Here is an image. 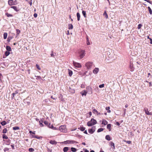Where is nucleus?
I'll use <instances>...</instances> for the list:
<instances>
[{
	"mask_svg": "<svg viewBox=\"0 0 152 152\" xmlns=\"http://www.w3.org/2000/svg\"><path fill=\"white\" fill-rule=\"evenodd\" d=\"M99 71V69L98 68H95L93 71V72L94 74H96Z\"/></svg>",
	"mask_w": 152,
	"mask_h": 152,
	"instance_id": "obj_12",
	"label": "nucleus"
},
{
	"mask_svg": "<svg viewBox=\"0 0 152 152\" xmlns=\"http://www.w3.org/2000/svg\"><path fill=\"white\" fill-rule=\"evenodd\" d=\"M1 124L2 125V126H4L5 125L7 124V122L5 121H2L1 123Z\"/></svg>",
	"mask_w": 152,
	"mask_h": 152,
	"instance_id": "obj_30",
	"label": "nucleus"
},
{
	"mask_svg": "<svg viewBox=\"0 0 152 152\" xmlns=\"http://www.w3.org/2000/svg\"><path fill=\"white\" fill-rule=\"evenodd\" d=\"M86 40H87V45H89L91 44L90 42H89V40L88 36H87L86 38Z\"/></svg>",
	"mask_w": 152,
	"mask_h": 152,
	"instance_id": "obj_26",
	"label": "nucleus"
},
{
	"mask_svg": "<svg viewBox=\"0 0 152 152\" xmlns=\"http://www.w3.org/2000/svg\"><path fill=\"white\" fill-rule=\"evenodd\" d=\"M28 151L29 152H33L34 151V149L32 148H30L29 149Z\"/></svg>",
	"mask_w": 152,
	"mask_h": 152,
	"instance_id": "obj_45",
	"label": "nucleus"
},
{
	"mask_svg": "<svg viewBox=\"0 0 152 152\" xmlns=\"http://www.w3.org/2000/svg\"><path fill=\"white\" fill-rule=\"evenodd\" d=\"M115 124L118 126H119L120 125L119 123L118 122H116L115 123Z\"/></svg>",
	"mask_w": 152,
	"mask_h": 152,
	"instance_id": "obj_54",
	"label": "nucleus"
},
{
	"mask_svg": "<svg viewBox=\"0 0 152 152\" xmlns=\"http://www.w3.org/2000/svg\"><path fill=\"white\" fill-rule=\"evenodd\" d=\"M56 54V53H53V51H52V53L50 54V55L51 57H54Z\"/></svg>",
	"mask_w": 152,
	"mask_h": 152,
	"instance_id": "obj_41",
	"label": "nucleus"
},
{
	"mask_svg": "<svg viewBox=\"0 0 152 152\" xmlns=\"http://www.w3.org/2000/svg\"><path fill=\"white\" fill-rule=\"evenodd\" d=\"M110 145L111 146V148L113 149H115V147L114 145V143H110Z\"/></svg>",
	"mask_w": 152,
	"mask_h": 152,
	"instance_id": "obj_22",
	"label": "nucleus"
},
{
	"mask_svg": "<svg viewBox=\"0 0 152 152\" xmlns=\"http://www.w3.org/2000/svg\"><path fill=\"white\" fill-rule=\"evenodd\" d=\"M8 4L10 6L15 5L17 4V2L16 0L13 1V0H9L8 1Z\"/></svg>",
	"mask_w": 152,
	"mask_h": 152,
	"instance_id": "obj_4",
	"label": "nucleus"
},
{
	"mask_svg": "<svg viewBox=\"0 0 152 152\" xmlns=\"http://www.w3.org/2000/svg\"><path fill=\"white\" fill-rule=\"evenodd\" d=\"M11 147H12V148L13 149H14V145H11Z\"/></svg>",
	"mask_w": 152,
	"mask_h": 152,
	"instance_id": "obj_61",
	"label": "nucleus"
},
{
	"mask_svg": "<svg viewBox=\"0 0 152 152\" xmlns=\"http://www.w3.org/2000/svg\"><path fill=\"white\" fill-rule=\"evenodd\" d=\"M71 149L72 151L74 152H76L77 151L76 149L74 148H72Z\"/></svg>",
	"mask_w": 152,
	"mask_h": 152,
	"instance_id": "obj_40",
	"label": "nucleus"
},
{
	"mask_svg": "<svg viewBox=\"0 0 152 152\" xmlns=\"http://www.w3.org/2000/svg\"><path fill=\"white\" fill-rule=\"evenodd\" d=\"M20 129L19 127L18 126H15L13 127V130H18Z\"/></svg>",
	"mask_w": 152,
	"mask_h": 152,
	"instance_id": "obj_31",
	"label": "nucleus"
},
{
	"mask_svg": "<svg viewBox=\"0 0 152 152\" xmlns=\"http://www.w3.org/2000/svg\"><path fill=\"white\" fill-rule=\"evenodd\" d=\"M97 123L96 121L94 118H92L91 121L87 122V125L89 126H92L96 124Z\"/></svg>",
	"mask_w": 152,
	"mask_h": 152,
	"instance_id": "obj_2",
	"label": "nucleus"
},
{
	"mask_svg": "<svg viewBox=\"0 0 152 152\" xmlns=\"http://www.w3.org/2000/svg\"><path fill=\"white\" fill-rule=\"evenodd\" d=\"M84 152H89V151L88 150H87V149H86L84 151Z\"/></svg>",
	"mask_w": 152,
	"mask_h": 152,
	"instance_id": "obj_62",
	"label": "nucleus"
},
{
	"mask_svg": "<svg viewBox=\"0 0 152 152\" xmlns=\"http://www.w3.org/2000/svg\"><path fill=\"white\" fill-rule=\"evenodd\" d=\"M48 127L50 128H51L53 129V130H57V128L56 127H54L53 126V125H51L50 124H49V125L48 126Z\"/></svg>",
	"mask_w": 152,
	"mask_h": 152,
	"instance_id": "obj_13",
	"label": "nucleus"
},
{
	"mask_svg": "<svg viewBox=\"0 0 152 152\" xmlns=\"http://www.w3.org/2000/svg\"><path fill=\"white\" fill-rule=\"evenodd\" d=\"M111 125L110 124H108L107 125V129H109V131H110L111 130Z\"/></svg>",
	"mask_w": 152,
	"mask_h": 152,
	"instance_id": "obj_21",
	"label": "nucleus"
},
{
	"mask_svg": "<svg viewBox=\"0 0 152 152\" xmlns=\"http://www.w3.org/2000/svg\"><path fill=\"white\" fill-rule=\"evenodd\" d=\"M72 141H69V140H66V141H65L64 142H71Z\"/></svg>",
	"mask_w": 152,
	"mask_h": 152,
	"instance_id": "obj_52",
	"label": "nucleus"
},
{
	"mask_svg": "<svg viewBox=\"0 0 152 152\" xmlns=\"http://www.w3.org/2000/svg\"><path fill=\"white\" fill-rule=\"evenodd\" d=\"M84 133L86 134H88V133H87V131H86V130L84 132Z\"/></svg>",
	"mask_w": 152,
	"mask_h": 152,
	"instance_id": "obj_63",
	"label": "nucleus"
},
{
	"mask_svg": "<svg viewBox=\"0 0 152 152\" xmlns=\"http://www.w3.org/2000/svg\"><path fill=\"white\" fill-rule=\"evenodd\" d=\"M69 91L72 93H75V90L73 88V86H71L69 87Z\"/></svg>",
	"mask_w": 152,
	"mask_h": 152,
	"instance_id": "obj_10",
	"label": "nucleus"
},
{
	"mask_svg": "<svg viewBox=\"0 0 152 152\" xmlns=\"http://www.w3.org/2000/svg\"><path fill=\"white\" fill-rule=\"evenodd\" d=\"M103 128H100L98 129L97 132H100L103 131Z\"/></svg>",
	"mask_w": 152,
	"mask_h": 152,
	"instance_id": "obj_39",
	"label": "nucleus"
},
{
	"mask_svg": "<svg viewBox=\"0 0 152 152\" xmlns=\"http://www.w3.org/2000/svg\"><path fill=\"white\" fill-rule=\"evenodd\" d=\"M80 129L82 131H83L85 130V128L83 127H81L80 128Z\"/></svg>",
	"mask_w": 152,
	"mask_h": 152,
	"instance_id": "obj_42",
	"label": "nucleus"
},
{
	"mask_svg": "<svg viewBox=\"0 0 152 152\" xmlns=\"http://www.w3.org/2000/svg\"><path fill=\"white\" fill-rule=\"evenodd\" d=\"M36 66L37 68L39 69V70H40L41 69V68H40L39 66V65L37 64L36 65Z\"/></svg>",
	"mask_w": 152,
	"mask_h": 152,
	"instance_id": "obj_49",
	"label": "nucleus"
},
{
	"mask_svg": "<svg viewBox=\"0 0 152 152\" xmlns=\"http://www.w3.org/2000/svg\"><path fill=\"white\" fill-rule=\"evenodd\" d=\"M103 15L104 16L106 19H107L108 18V16L107 14L106 11H105L103 14Z\"/></svg>",
	"mask_w": 152,
	"mask_h": 152,
	"instance_id": "obj_20",
	"label": "nucleus"
},
{
	"mask_svg": "<svg viewBox=\"0 0 152 152\" xmlns=\"http://www.w3.org/2000/svg\"><path fill=\"white\" fill-rule=\"evenodd\" d=\"M105 139L108 140H110V137L109 135H107L105 137Z\"/></svg>",
	"mask_w": 152,
	"mask_h": 152,
	"instance_id": "obj_28",
	"label": "nucleus"
},
{
	"mask_svg": "<svg viewBox=\"0 0 152 152\" xmlns=\"http://www.w3.org/2000/svg\"><path fill=\"white\" fill-rule=\"evenodd\" d=\"M68 70L69 71V76H71L73 73L69 69H68Z\"/></svg>",
	"mask_w": 152,
	"mask_h": 152,
	"instance_id": "obj_24",
	"label": "nucleus"
},
{
	"mask_svg": "<svg viewBox=\"0 0 152 152\" xmlns=\"http://www.w3.org/2000/svg\"><path fill=\"white\" fill-rule=\"evenodd\" d=\"M147 2L149 3H150L151 4V3H152V1L149 0H147Z\"/></svg>",
	"mask_w": 152,
	"mask_h": 152,
	"instance_id": "obj_60",
	"label": "nucleus"
},
{
	"mask_svg": "<svg viewBox=\"0 0 152 152\" xmlns=\"http://www.w3.org/2000/svg\"><path fill=\"white\" fill-rule=\"evenodd\" d=\"M15 94H14L13 93L12 94V99L14 98L15 96Z\"/></svg>",
	"mask_w": 152,
	"mask_h": 152,
	"instance_id": "obj_51",
	"label": "nucleus"
},
{
	"mask_svg": "<svg viewBox=\"0 0 152 152\" xmlns=\"http://www.w3.org/2000/svg\"><path fill=\"white\" fill-rule=\"evenodd\" d=\"M16 35H18L20 33V31L18 29H16Z\"/></svg>",
	"mask_w": 152,
	"mask_h": 152,
	"instance_id": "obj_33",
	"label": "nucleus"
},
{
	"mask_svg": "<svg viewBox=\"0 0 152 152\" xmlns=\"http://www.w3.org/2000/svg\"><path fill=\"white\" fill-rule=\"evenodd\" d=\"M95 126H93L91 129H89L88 130V132L91 134H93L95 131Z\"/></svg>",
	"mask_w": 152,
	"mask_h": 152,
	"instance_id": "obj_5",
	"label": "nucleus"
},
{
	"mask_svg": "<svg viewBox=\"0 0 152 152\" xmlns=\"http://www.w3.org/2000/svg\"><path fill=\"white\" fill-rule=\"evenodd\" d=\"M37 79H39H39H41V77H40V76H37Z\"/></svg>",
	"mask_w": 152,
	"mask_h": 152,
	"instance_id": "obj_56",
	"label": "nucleus"
},
{
	"mask_svg": "<svg viewBox=\"0 0 152 152\" xmlns=\"http://www.w3.org/2000/svg\"><path fill=\"white\" fill-rule=\"evenodd\" d=\"M87 92H88L89 94H91L92 93V89L90 86H88L86 88Z\"/></svg>",
	"mask_w": 152,
	"mask_h": 152,
	"instance_id": "obj_8",
	"label": "nucleus"
},
{
	"mask_svg": "<svg viewBox=\"0 0 152 152\" xmlns=\"http://www.w3.org/2000/svg\"><path fill=\"white\" fill-rule=\"evenodd\" d=\"M29 3L30 4V6H31L32 4V0H31L29 2Z\"/></svg>",
	"mask_w": 152,
	"mask_h": 152,
	"instance_id": "obj_58",
	"label": "nucleus"
},
{
	"mask_svg": "<svg viewBox=\"0 0 152 152\" xmlns=\"http://www.w3.org/2000/svg\"><path fill=\"white\" fill-rule=\"evenodd\" d=\"M130 67L131 69L130 70L132 72L134 70V69L133 68V67H132V66L131 65H130Z\"/></svg>",
	"mask_w": 152,
	"mask_h": 152,
	"instance_id": "obj_50",
	"label": "nucleus"
},
{
	"mask_svg": "<svg viewBox=\"0 0 152 152\" xmlns=\"http://www.w3.org/2000/svg\"><path fill=\"white\" fill-rule=\"evenodd\" d=\"M87 93V91H83L80 93L83 96V95L86 96Z\"/></svg>",
	"mask_w": 152,
	"mask_h": 152,
	"instance_id": "obj_16",
	"label": "nucleus"
},
{
	"mask_svg": "<svg viewBox=\"0 0 152 152\" xmlns=\"http://www.w3.org/2000/svg\"><path fill=\"white\" fill-rule=\"evenodd\" d=\"M10 53L9 51H6L5 53V56H8L10 54Z\"/></svg>",
	"mask_w": 152,
	"mask_h": 152,
	"instance_id": "obj_36",
	"label": "nucleus"
},
{
	"mask_svg": "<svg viewBox=\"0 0 152 152\" xmlns=\"http://www.w3.org/2000/svg\"><path fill=\"white\" fill-rule=\"evenodd\" d=\"M106 110H107V112L108 113H110L111 112L110 110V107H107L106 108Z\"/></svg>",
	"mask_w": 152,
	"mask_h": 152,
	"instance_id": "obj_38",
	"label": "nucleus"
},
{
	"mask_svg": "<svg viewBox=\"0 0 152 152\" xmlns=\"http://www.w3.org/2000/svg\"><path fill=\"white\" fill-rule=\"evenodd\" d=\"M150 40V43L152 44V39L151 38H149Z\"/></svg>",
	"mask_w": 152,
	"mask_h": 152,
	"instance_id": "obj_59",
	"label": "nucleus"
},
{
	"mask_svg": "<svg viewBox=\"0 0 152 152\" xmlns=\"http://www.w3.org/2000/svg\"><path fill=\"white\" fill-rule=\"evenodd\" d=\"M34 17H35V18H36L37 17V14L36 13H34Z\"/></svg>",
	"mask_w": 152,
	"mask_h": 152,
	"instance_id": "obj_57",
	"label": "nucleus"
},
{
	"mask_svg": "<svg viewBox=\"0 0 152 152\" xmlns=\"http://www.w3.org/2000/svg\"><path fill=\"white\" fill-rule=\"evenodd\" d=\"M9 148H4V152H6L9 151Z\"/></svg>",
	"mask_w": 152,
	"mask_h": 152,
	"instance_id": "obj_46",
	"label": "nucleus"
},
{
	"mask_svg": "<svg viewBox=\"0 0 152 152\" xmlns=\"http://www.w3.org/2000/svg\"><path fill=\"white\" fill-rule=\"evenodd\" d=\"M44 124L46 125L48 127L49 124H50L47 121H45L44 122Z\"/></svg>",
	"mask_w": 152,
	"mask_h": 152,
	"instance_id": "obj_44",
	"label": "nucleus"
},
{
	"mask_svg": "<svg viewBox=\"0 0 152 152\" xmlns=\"http://www.w3.org/2000/svg\"><path fill=\"white\" fill-rule=\"evenodd\" d=\"M49 142H56L55 141V140H51Z\"/></svg>",
	"mask_w": 152,
	"mask_h": 152,
	"instance_id": "obj_53",
	"label": "nucleus"
},
{
	"mask_svg": "<svg viewBox=\"0 0 152 152\" xmlns=\"http://www.w3.org/2000/svg\"><path fill=\"white\" fill-rule=\"evenodd\" d=\"M89 115L91 116V115H92V113L91 112H90L89 113Z\"/></svg>",
	"mask_w": 152,
	"mask_h": 152,
	"instance_id": "obj_64",
	"label": "nucleus"
},
{
	"mask_svg": "<svg viewBox=\"0 0 152 152\" xmlns=\"http://www.w3.org/2000/svg\"><path fill=\"white\" fill-rule=\"evenodd\" d=\"M73 64L74 66L76 67L79 68L81 67V65L80 63L73 61Z\"/></svg>",
	"mask_w": 152,
	"mask_h": 152,
	"instance_id": "obj_6",
	"label": "nucleus"
},
{
	"mask_svg": "<svg viewBox=\"0 0 152 152\" xmlns=\"http://www.w3.org/2000/svg\"><path fill=\"white\" fill-rule=\"evenodd\" d=\"M92 112L98 115H100L101 114L100 113H98L96 109H94L92 111Z\"/></svg>",
	"mask_w": 152,
	"mask_h": 152,
	"instance_id": "obj_11",
	"label": "nucleus"
},
{
	"mask_svg": "<svg viewBox=\"0 0 152 152\" xmlns=\"http://www.w3.org/2000/svg\"><path fill=\"white\" fill-rule=\"evenodd\" d=\"M32 137H34L35 138L37 139H39L40 138H42V137L40 136H39L37 135H32Z\"/></svg>",
	"mask_w": 152,
	"mask_h": 152,
	"instance_id": "obj_17",
	"label": "nucleus"
},
{
	"mask_svg": "<svg viewBox=\"0 0 152 152\" xmlns=\"http://www.w3.org/2000/svg\"><path fill=\"white\" fill-rule=\"evenodd\" d=\"M69 150V148L67 147H65L63 148V151L64 152H66Z\"/></svg>",
	"mask_w": 152,
	"mask_h": 152,
	"instance_id": "obj_25",
	"label": "nucleus"
},
{
	"mask_svg": "<svg viewBox=\"0 0 152 152\" xmlns=\"http://www.w3.org/2000/svg\"><path fill=\"white\" fill-rule=\"evenodd\" d=\"M2 137L3 139H7L8 138L7 135L5 134H3L2 135Z\"/></svg>",
	"mask_w": 152,
	"mask_h": 152,
	"instance_id": "obj_37",
	"label": "nucleus"
},
{
	"mask_svg": "<svg viewBox=\"0 0 152 152\" xmlns=\"http://www.w3.org/2000/svg\"><path fill=\"white\" fill-rule=\"evenodd\" d=\"M69 28H68L69 29H72L73 28V25L71 24H69L68 25Z\"/></svg>",
	"mask_w": 152,
	"mask_h": 152,
	"instance_id": "obj_23",
	"label": "nucleus"
},
{
	"mask_svg": "<svg viewBox=\"0 0 152 152\" xmlns=\"http://www.w3.org/2000/svg\"><path fill=\"white\" fill-rule=\"evenodd\" d=\"M107 122L106 120L103 119L102 121V124H104V125H107Z\"/></svg>",
	"mask_w": 152,
	"mask_h": 152,
	"instance_id": "obj_15",
	"label": "nucleus"
},
{
	"mask_svg": "<svg viewBox=\"0 0 152 152\" xmlns=\"http://www.w3.org/2000/svg\"><path fill=\"white\" fill-rule=\"evenodd\" d=\"M7 33L5 32L4 34V38L6 39L7 38Z\"/></svg>",
	"mask_w": 152,
	"mask_h": 152,
	"instance_id": "obj_27",
	"label": "nucleus"
},
{
	"mask_svg": "<svg viewBox=\"0 0 152 152\" xmlns=\"http://www.w3.org/2000/svg\"><path fill=\"white\" fill-rule=\"evenodd\" d=\"M59 129L61 132H65L66 131L65 126H61L59 128Z\"/></svg>",
	"mask_w": 152,
	"mask_h": 152,
	"instance_id": "obj_7",
	"label": "nucleus"
},
{
	"mask_svg": "<svg viewBox=\"0 0 152 152\" xmlns=\"http://www.w3.org/2000/svg\"><path fill=\"white\" fill-rule=\"evenodd\" d=\"M14 94H15V95L16 94L18 93V90H16L15 91V92L13 93Z\"/></svg>",
	"mask_w": 152,
	"mask_h": 152,
	"instance_id": "obj_55",
	"label": "nucleus"
},
{
	"mask_svg": "<svg viewBox=\"0 0 152 152\" xmlns=\"http://www.w3.org/2000/svg\"><path fill=\"white\" fill-rule=\"evenodd\" d=\"M82 14L84 16L85 18L86 17V12L85 11L83 10L82 11Z\"/></svg>",
	"mask_w": 152,
	"mask_h": 152,
	"instance_id": "obj_35",
	"label": "nucleus"
},
{
	"mask_svg": "<svg viewBox=\"0 0 152 152\" xmlns=\"http://www.w3.org/2000/svg\"><path fill=\"white\" fill-rule=\"evenodd\" d=\"M78 53L80 59H81L85 56V51L83 50H80L79 51Z\"/></svg>",
	"mask_w": 152,
	"mask_h": 152,
	"instance_id": "obj_3",
	"label": "nucleus"
},
{
	"mask_svg": "<svg viewBox=\"0 0 152 152\" xmlns=\"http://www.w3.org/2000/svg\"><path fill=\"white\" fill-rule=\"evenodd\" d=\"M7 132V129L6 128H4L3 129L2 131V133L3 134H5Z\"/></svg>",
	"mask_w": 152,
	"mask_h": 152,
	"instance_id": "obj_43",
	"label": "nucleus"
},
{
	"mask_svg": "<svg viewBox=\"0 0 152 152\" xmlns=\"http://www.w3.org/2000/svg\"><path fill=\"white\" fill-rule=\"evenodd\" d=\"M77 20L79 21L80 20V13L78 12L77 13Z\"/></svg>",
	"mask_w": 152,
	"mask_h": 152,
	"instance_id": "obj_19",
	"label": "nucleus"
},
{
	"mask_svg": "<svg viewBox=\"0 0 152 152\" xmlns=\"http://www.w3.org/2000/svg\"><path fill=\"white\" fill-rule=\"evenodd\" d=\"M5 15H7V16L8 17H12V14H9L8 13H5Z\"/></svg>",
	"mask_w": 152,
	"mask_h": 152,
	"instance_id": "obj_34",
	"label": "nucleus"
},
{
	"mask_svg": "<svg viewBox=\"0 0 152 152\" xmlns=\"http://www.w3.org/2000/svg\"><path fill=\"white\" fill-rule=\"evenodd\" d=\"M6 49L8 51H10L11 50V48L10 46H7L6 47Z\"/></svg>",
	"mask_w": 152,
	"mask_h": 152,
	"instance_id": "obj_18",
	"label": "nucleus"
},
{
	"mask_svg": "<svg viewBox=\"0 0 152 152\" xmlns=\"http://www.w3.org/2000/svg\"><path fill=\"white\" fill-rule=\"evenodd\" d=\"M147 108H145L144 109V111L145 112V114L147 115H152V113L151 112H149Z\"/></svg>",
	"mask_w": 152,
	"mask_h": 152,
	"instance_id": "obj_9",
	"label": "nucleus"
},
{
	"mask_svg": "<svg viewBox=\"0 0 152 152\" xmlns=\"http://www.w3.org/2000/svg\"><path fill=\"white\" fill-rule=\"evenodd\" d=\"M39 123L40 126L42 127L44 126L43 124L42 123H43V121H39Z\"/></svg>",
	"mask_w": 152,
	"mask_h": 152,
	"instance_id": "obj_32",
	"label": "nucleus"
},
{
	"mask_svg": "<svg viewBox=\"0 0 152 152\" xmlns=\"http://www.w3.org/2000/svg\"><path fill=\"white\" fill-rule=\"evenodd\" d=\"M142 26V25L141 24H138V27H137V28L138 29H140L141 27Z\"/></svg>",
	"mask_w": 152,
	"mask_h": 152,
	"instance_id": "obj_47",
	"label": "nucleus"
},
{
	"mask_svg": "<svg viewBox=\"0 0 152 152\" xmlns=\"http://www.w3.org/2000/svg\"><path fill=\"white\" fill-rule=\"evenodd\" d=\"M85 66L88 69H91L93 67H94L93 63L90 61L87 62L85 64Z\"/></svg>",
	"mask_w": 152,
	"mask_h": 152,
	"instance_id": "obj_1",
	"label": "nucleus"
},
{
	"mask_svg": "<svg viewBox=\"0 0 152 152\" xmlns=\"http://www.w3.org/2000/svg\"><path fill=\"white\" fill-rule=\"evenodd\" d=\"M148 10L149 11V13L150 15H152V10L151 9V8L148 7Z\"/></svg>",
	"mask_w": 152,
	"mask_h": 152,
	"instance_id": "obj_29",
	"label": "nucleus"
},
{
	"mask_svg": "<svg viewBox=\"0 0 152 152\" xmlns=\"http://www.w3.org/2000/svg\"><path fill=\"white\" fill-rule=\"evenodd\" d=\"M104 84H102L100 85L99 86V87L100 88H102L104 87Z\"/></svg>",
	"mask_w": 152,
	"mask_h": 152,
	"instance_id": "obj_48",
	"label": "nucleus"
},
{
	"mask_svg": "<svg viewBox=\"0 0 152 152\" xmlns=\"http://www.w3.org/2000/svg\"><path fill=\"white\" fill-rule=\"evenodd\" d=\"M11 8L13 9L15 11L17 12H18L19 11V10L18 9V8L17 7L12 6L11 7Z\"/></svg>",
	"mask_w": 152,
	"mask_h": 152,
	"instance_id": "obj_14",
	"label": "nucleus"
}]
</instances>
